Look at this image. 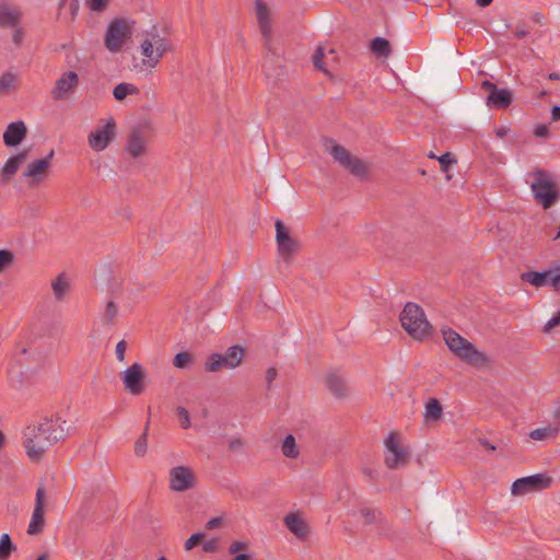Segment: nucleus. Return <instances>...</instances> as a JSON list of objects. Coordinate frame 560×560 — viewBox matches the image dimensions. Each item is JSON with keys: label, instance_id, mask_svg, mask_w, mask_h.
I'll list each match as a JSON object with an SVG mask.
<instances>
[{"label": "nucleus", "instance_id": "a211bd4d", "mask_svg": "<svg viewBox=\"0 0 560 560\" xmlns=\"http://www.w3.org/2000/svg\"><path fill=\"white\" fill-rule=\"evenodd\" d=\"M255 13L266 46H269V42H271V21L269 10L262 0H256Z\"/></svg>", "mask_w": 560, "mask_h": 560}, {"label": "nucleus", "instance_id": "5701e85b", "mask_svg": "<svg viewBox=\"0 0 560 560\" xmlns=\"http://www.w3.org/2000/svg\"><path fill=\"white\" fill-rule=\"evenodd\" d=\"M283 522L287 528L298 538H305L307 536L308 526L300 515L289 513L284 516Z\"/></svg>", "mask_w": 560, "mask_h": 560}, {"label": "nucleus", "instance_id": "c756f323", "mask_svg": "<svg viewBox=\"0 0 560 560\" xmlns=\"http://www.w3.org/2000/svg\"><path fill=\"white\" fill-rule=\"evenodd\" d=\"M52 292L57 301H62L66 293L70 289L69 282L65 279L63 273L59 275L51 283Z\"/></svg>", "mask_w": 560, "mask_h": 560}, {"label": "nucleus", "instance_id": "c9c22d12", "mask_svg": "<svg viewBox=\"0 0 560 560\" xmlns=\"http://www.w3.org/2000/svg\"><path fill=\"white\" fill-rule=\"evenodd\" d=\"M16 549L9 534H2L0 537V560H8L11 552Z\"/></svg>", "mask_w": 560, "mask_h": 560}, {"label": "nucleus", "instance_id": "603ef678", "mask_svg": "<svg viewBox=\"0 0 560 560\" xmlns=\"http://www.w3.org/2000/svg\"><path fill=\"white\" fill-rule=\"evenodd\" d=\"M244 446V442L240 438H234L229 441V447L231 451H238Z\"/></svg>", "mask_w": 560, "mask_h": 560}, {"label": "nucleus", "instance_id": "aec40b11", "mask_svg": "<svg viewBox=\"0 0 560 560\" xmlns=\"http://www.w3.org/2000/svg\"><path fill=\"white\" fill-rule=\"evenodd\" d=\"M27 129L22 120L8 125L3 132V142L7 147H18L26 137Z\"/></svg>", "mask_w": 560, "mask_h": 560}, {"label": "nucleus", "instance_id": "dca6fc26", "mask_svg": "<svg viewBox=\"0 0 560 560\" xmlns=\"http://www.w3.org/2000/svg\"><path fill=\"white\" fill-rule=\"evenodd\" d=\"M79 84V77L74 71H67L56 81L51 96L56 101L66 100Z\"/></svg>", "mask_w": 560, "mask_h": 560}, {"label": "nucleus", "instance_id": "39448f33", "mask_svg": "<svg viewBox=\"0 0 560 560\" xmlns=\"http://www.w3.org/2000/svg\"><path fill=\"white\" fill-rule=\"evenodd\" d=\"M133 31V22L116 18L107 26L104 44L110 52L121 50L126 40L130 39Z\"/></svg>", "mask_w": 560, "mask_h": 560}, {"label": "nucleus", "instance_id": "4c0bfd02", "mask_svg": "<svg viewBox=\"0 0 560 560\" xmlns=\"http://www.w3.org/2000/svg\"><path fill=\"white\" fill-rule=\"evenodd\" d=\"M148 430H149V422H147L144 432L138 438V440L135 443V454L137 456H144L147 453V446H148Z\"/></svg>", "mask_w": 560, "mask_h": 560}, {"label": "nucleus", "instance_id": "423d86ee", "mask_svg": "<svg viewBox=\"0 0 560 560\" xmlns=\"http://www.w3.org/2000/svg\"><path fill=\"white\" fill-rule=\"evenodd\" d=\"M153 31L154 32L148 34L151 38H145L141 43V54L144 57L143 65L149 68H154L160 62L164 54L170 50L167 39L161 37L155 27Z\"/></svg>", "mask_w": 560, "mask_h": 560}, {"label": "nucleus", "instance_id": "de8ad7c7", "mask_svg": "<svg viewBox=\"0 0 560 560\" xmlns=\"http://www.w3.org/2000/svg\"><path fill=\"white\" fill-rule=\"evenodd\" d=\"M219 547V541L215 538H211L203 542L202 550L205 552H215Z\"/></svg>", "mask_w": 560, "mask_h": 560}, {"label": "nucleus", "instance_id": "473e14b6", "mask_svg": "<svg viewBox=\"0 0 560 560\" xmlns=\"http://www.w3.org/2000/svg\"><path fill=\"white\" fill-rule=\"evenodd\" d=\"M230 361V369L237 368L244 358V348L237 345L231 346L224 353Z\"/></svg>", "mask_w": 560, "mask_h": 560}, {"label": "nucleus", "instance_id": "c85d7f7f", "mask_svg": "<svg viewBox=\"0 0 560 560\" xmlns=\"http://www.w3.org/2000/svg\"><path fill=\"white\" fill-rule=\"evenodd\" d=\"M559 433V425H549L546 428H538L529 432V438L536 441H544L553 439Z\"/></svg>", "mask_w": 560, "mask_h": 560}, {"label": "nucleus", "instance_id": "3c124183", "mask_svg": "<svg viewBox=\"0 0 560 560\" xmlns=\"http://www.w3.org/2000/svg\"><path fill=\"white\" fill-rule=\"evenodd\" d=\"M247 546L248 545L245 541H233L229 547V552L232 555L237 553L238 551L246 549Z\"/></svg>", "mask_w": 560, "mask_h": 560}, {"label": "nucleus", "instance_id": "680f3d73", "mask_svg": "<svg viewBox=\"0 0 560 560\" xmlns=\"http://www.w3.org/2000/svg\"><path fill=\"white\" fill-rule=\"evenodd\" d=\"M552 417L556 420V425H559L560 430V405H558L552 411Z\"/></svg>", "mask_w": 560, "mask_h": 560}, {"label": "nucleus", "instance_id": "412c9836", "mask_svg": "<svg viewBox=\"0 0 560 560\" xmlns=\"http://www.w3.org/2000/svg\"><path fill=\"white\" fill-rule=\"evenodd\" d=\"M52 156L54 150H50L45 158L32 161L23 173V176L32 178L33 183H38L40 175L48 171Z\"/></svg>", "mask_w": 560, "mask_h": 560}, {"label": "nucleus", "instance_id": "49530a36", "mask_svg": "<svg viewBox=\"0 0 560 560\" xmlns=\"http://www.w3.org/2000/svg\"><path fill=\"white\" fill-rule=\"evenodd\" d=\"M126 349H127V342L125 340H120L117 342L115 353H116V358L119 362L125 361Z\"/></svg>", "mask_w": 560, "mask_h": 560}, {"label": "nucleus", "instance_id": "6e6d98bb", "mask_svg": "<svg viewBox=\"0 0 560 560\" xmlns=\"http://www.w3.org/2000/svg\"><path fill=\"white\" fill-rule=\"evenodd\" d=\"M277 370L275 368H269L266 372V382H267V386L268 388L270 387L271 383L276 380L277 377Z\"/></svg>", "mask_w": 560, "mask_h": 560}, {"label": "nucleus", "instance_id": "bb28decb", "mask_svg": "<svg viewBox=\"0 0 560 560\" xmlns=\"http://www.w3.org/2000/svg\"><path fill=\"white\" fill-rule=\"evenodd\" d=\"M370 49L378 57L387 58L392 54L390 43L384 37H375L370 43Z\"/></svg>", "mask_w": 560, "mask_h": 560}, {"label": "nucleus", "instance_id": "8fccbe9b", "mask_svg": "<svg viewBox=\"0 0 560 560\" xmlns=\"http://www.w3.org/2000/svg\"><path fill=\"white\" fill-rule=\"evenodd\" d=\"M559 325H560V311L547 322V324L545 325L544 331L549 332L553 327L559 326Z\"/></svg>", "mask_w": 560, "mask_h": 560}, {"label": "nucleus", "instance_id": "09e8293b", "mask_svg": "<svg viewBox=\"0 0 560 560\" xmlns=\"http://www.w3.org/2000/svg\"><path fill=\"white\" fill-rule=\"evenodd\" d=\"M549 135V127L545 124H539L534 128V136L537 138H545Z\"/></svg>", "mask_w": 560, "mask_h": 560}, {"label": "nucleus", "instance_id": "bf43d9fd", "mask_svg": "<svg viewBox=\"0 0 560 560\" xmlns=\"http://www.w3.org/2000/svg\"><path fill=\"white\" fill-rule=\"evenodd\" d=\"M528 30H526L524 26H517L514 35L517 38H524L525 36L528 35Z\"/></svg>", "mask_w": 560, "mask_h": 560}, {"label": "nucleus", "instance_id": "9d476101", "mask_svg": "<svg viewBox=\"0 0 560 560\" xmlns=\"http://www.w3.org/2000/svg\"><path fill=\"white\" fill-rule=\"evenodd\" d=\"M480 88L488 92L487 105L490 108L504 109L513 102V93L511 90L500 89L489 80L482 81Z\"/></svg>", "mask_w": 560, "mask_h": 560}, {"label": "nucleus", "instance_id": "052dcab7", "mask_svg": "<svg viewBox=\"0 0 560 560\" xmlns=\"http://www.w3.org/2000/svg\"><path fill=\"white\" fill-rule=\"evenodd\" d=\"M551 119L553 121L560 120V106L556 105L551 108Z\"/></svg>", "mask_w": 560, "mask_h": 560}, {"label": "nucleus", "instance_id": "9b49d317", "mask_svg": "<svg viewBox=\"0 0 560 560\" xmlns=\"http://www.w3.org/2000/svg\"><path fill=\"white\" fill-rule=\"evenodd\" d=\"M384 443L388 452V454L385 455L384 462L389 469H395L408 463V454L399 446L396 432H390Z\"/></svg>", "mask_w": 560, "mask_h": 560}, {"label": "nucleus", "instance_id": "f3484780", "mask_svg": "<svg viewBox=\"0 0 560 560\" xmlns=\"http://www.w3.org/2000/svg\"><path fill=\"white\" fill-rule=\"evenodd\" d=\"M521 279L534 287L552 285L560 289V273L553 275L552 271H526L521 275Z\"/></svg>", "mask_w": 560, "mask_h": 560}, {"label": "nucleus", "instance_id": "a18cd8bd", "mask_svg": "<svg viewBox=\"0 0 560 560\" xmlns=\"http://www.w3.org/2000/svg\"><path fill=\"white\" fill-rule=\"evenodd\" d=\"M323 58H324V49L319 47L316 49V51L313 55V63H314V67L317 68L318 70L325 71L324 66H323Z\"/></svg>", "mask_w": 560, "mask_h": 560}, {"label": "nucleus", "instance_id": "2f4dec72", "mask_svg": "<svg viewBox=\"0 0 560 560\" xmlns=\"http://www.w3.org/2000/svg\"><path fill=\"white\" fill-rule=\"evenodd\" d=\"M18 88V77L13 72H4L0 75V94H8Z\"/></svg>", "mask_w": 560, "mask_h": 560}, {"label": "nucleus", "instance_id": "4d7b16f0", "mask_svg": "<svg viewBox=\"0 0 560 560\" xmlns=\"http://www.w3.org/2000/svg\"><path fill=\"white\" fill-rule=\"evenodd\" d=\"M222 523V518L221 517H213L211 520H209L206 524V528L207 529H214L217 527H219Z\"/></svg>", "mask_w": 560, "mask_h": 560}, {"label": "nucleus", "instance_id": "ea45409f", "mask_svg": "<svg viewBox=\"0 0 560 560\" xmlns=\"http://www.w3.org/2000/svg\"><path fill=\"white\" fill-rule=\"evenodd\" d=\"M362 517L364 518V524L370 525L377 521V517L381 515V512L375 509L364 508L360 511Z\"/></svg>", "mask_w": 560, "mask_h": 560}, {"label": "nucleus", "instance_id": "864d4df0", "mask_svg": "<svg viewBox=\"0 0 560 560\" xmlns=\"http://www.w3.org/2000/svg\"><path fill=\"white\" fill-rule=\"evenodd\" d=\"M9 377H10L11 383L14 385L22 383V372L20 370L19 371L11 370L9 372Z\"/></svg>", "mask_w": 560, "mask_h": 560}, {"label": "nucleus", "instance_id": "69168bd1", "mask_svg": "<svg viewBox=\"0 0 560 560\" xmlns=\"http://www.w3.org/2000/svg\"><path fill=\"white\" fill-rule=\"evenodd\" d=\"M21 39H22V32L20 30H18L15 32V34L13 35V42L15 44H20L21 43Z\"/></svg>", "mask_w": 560, "mask_h": 560}, {"label": "nucleus", "instance_id": "cd10ccee", "mask_svg": "<svg viewBox=\"0 0 560 560\" xmlns=\"http://www.w3.org/2000/svg\"><path fill=\"white\" fill-rule=\"evenodd\" d=\"M281 452L283 456L288 458H298L300 455V448L296 444L295 438L292 434H288L282 444H281Z\"/></svg>", "mask_w": 560, "mask_h": 560}, {"label": "nucleus", "instance_id": "20e7f679", "mask_svg": "<svg viewBox=\"0 0 560 560\" xmlns=\"http://www.w3.org/2000/svg\"><path fill=\"white\" fill-rule=\"evenodd\" d=\"M530 175L534 177L530 184L534 198L544 209H549L560 198V190L557 183L541 168H536Z\"/></svg>", "mask_w": 560, "mask_h": 560}, {"label": "nucleus", "instance_id": "0eeeda50", "mask_svg": "<svg viewBox=\"0 0 560 560\" xmlns=\"http://www.w3.org/2000/svg\"><path fill=\"white\" fill-rule=\"evenodd\" d=\"M331 148L329 153L342 167L353 176L364 178L368 175V165L357 156H353L343 145L329 140Z\"/></svg>", "mask_w": 560, "mask_h": 560}, {"label": "nucleus", "instance_id": "6ab92c4d", "mask_svg": "<svg viewBox=\"0 0 560 560\" xmlns=\"http://www.w3.org/2000/svg\"><path fill=\"white\" fill-rule=\"evenodd\" d=\"M26 158V150H22L15 155L9 158L2 166V168L0 170V182L3 184L10 183L13 176L18 173L21 164L25 162Z\"/></svg>", "mask_w": 560, "mask_h": 560}, {"label": "nucleus", "instance_id": "f03ea898", "mask_svg": "<svg viewBox=\"0 0 560 560\" xmlns=\"http://www.w3.org/2000/svg\"><path fill=\"white\" fill-rule=\"evenodd\" d=\"M441 332L450 351L459 360L471 366H482L488 363L489 360L483 352L451 327H443Z\"/></svg>", "mask_w": 560, "mask_h": 560}, {"label": "nucleus", "instance_id": "79ce46f5", "mask_svg": "<svg viewBox=\"0 0 560 560\" xmlns=\"http://www.w3.org/2000/svg\"><path fill=\"white\" fill-rule=\"evenodd\" d=\"M438 161L440 163L441 171L444 173L448 171L452 164L456 163V160L450 152L443 153L441 156L438 158Z\"/></svg>", "mask_w": 560, "mask_h": 560}, {"label": "nucleus", "instance_id": "6e6552de", "mask_svg": "<svg viewBox=\"0 0 560 560\" xmlns=\"http://www.w3.org/2000/svg\"><path fill=\"white\" fill-rule=\"evenodd\" d=\"M552 478L546 474H535L516 479L511 487L513 495H524L529 492L546 490L551 487Z\"/></svg>", "mask_w": 560, "mask_h": 560}, {"label": "nucleus", "instance_id": "a19ab883", "mask_svg": "<svg viewBox=\"0 0 560 560\" xmlns=\"http://www.w3.org/2000/svg\"><path fill=\"white\" fill-rule=\"evenodd\" d=\"M86 7L96 13L104 12L109 3V0H85Z\"/></svg>", "mask_w": 560, "mask_h": 560}, {"label": "nucleus", "instance_id": "0e129e2a", "mask_svg": "<svg viewBox=\"0 0 560 560\" xmlns=\"http://www.w3.org/2000/svg\"><path fill=\"white\" fill-rule=\"evenodd\" d=\"M232 560H250V557L247 553H238Z\"/></svg>", "mask_w": 560, "mask_h": 560}, {"label": "nucleus", "instance_id": "5fc2aeb1", "mask_svg": "<svg viewBox=\"0 0 560 560\" xmlns=\"http://www.w3.org/2000/svg\"><path fill=\"white\" fill-rule=\"evenodd\" d=\"M80 2L79 0H71L69 3V11L72 20H74L79 13Z\"/></svg>", "mask_w": 560, "mask_h": 560}, {"label": "nucleus", "instance_id": "37998d69", "mask_svg": "<svg viewBox=\"0 0 560 560\" xmlns=\"http://www.w3.org/2000/svg\"><path fill=\"white\" fill-rule=\"evenodd\" d=\"M176 413L179 418V422L183 429H188L190 427V417L189 412L184 407H177Z\"/></svg>", "mask_w": 560, "mask_h": 560}, {"label": "nucleus", "instance_id": "4468645a", "mask_svg": "<svg viewBox=\"0 0 560 560\" xmlns=\"http://www.w3.org/2000/svg\"><path fill=\"white\" fill-rule=\"evenodd\" d=\"M195 476L190 468L177 466L170 471V488L173 491L184 492L194 488Z\"/></svg>", "mask_w": 560, "mask_h": 560}, {"label": "nucleus", "instance_id": "393cba45", "mask_svg": "<svg viewBox=\"0 0 560 560\" xmlns=\"http://www.w3.org/2000/svg\"><path fill=\"white\" fill-rule=\"evenodd\" d=\"M326 385L329 392L337 398H343L348 394L347 384L338 372H330L327 375Z\"/></svg>", "mask_w": 560, "mask_h": 560}, {"label": "nucleus", "instance_id": "ddd939ff", "mask_svg": "<svg viewBox=\"0 0 560 560\" xmlns=\"http://www.w3.org/2000/svg\"><path fill=\"white\" fill-rule=\"evenodd\" d=\"M276 226V242L279 255L288 260L298 248V242L290 235V231L281 220H277Z\"/></svg>", "mask_w": 560, "mask_h": 560}, {"label": "nucleus", "instance_id": "72a5a7b5", "mask_svg": "<svg viewBox=\"0 0 560 560\" xmlns=\"http://www.w3.org/2000/svg\"><path fill=\"white\" fill-rule=\"evenodd\" d=\"M442 405L440 401L435 398L429 399V401L425 404V412L424 417L427 420H439L442 417Z\"/></svg>", "mask_w": 560, "mask_h": 560}, {"label": "nucleus", "instance_id": "1a4fd4ad", "mask_svg": "<svg viewBox=\"0 0 560 560\" xmlns=\"http://www.w3.org/2000/svg\"><path fill=\"white\" fill-rule=\"evenodd\" d=\"M145 378V369L137 362L127 368L121 375L125 389L133 396H139L144 392Z\"/></svg>", "mask_w": 560, "mask_h": 560}, {"label": "nucleus", "instance_id": "e433bc0d", "mask_svg": "<svg viewBox=\"0 0 560 560\" xmlns=\"http://www.w3.org/2000/svg\"><path fill=\"white\" fill-rule=\"evenodd\" d=\"M15 262V255L10 249H0V273L11 268Z\"/></svg>", "mask_w": 560, "mask_h": 560}, {"label": "nucleus", "instance_id": "13d9d810", "mask_svg": "<svg viewBox=\"0 0 560 560\" xmlns=\"http://www.w3.org/2000/svg\"><path fill=\"white\" fill-rule=\"evenodd\" d=\"M363 474L371 480V481H376L377 480V472L374 471L373 469L371 468H364L363 469Z\"/></svg>", "mask_w": 560, "mask_h": 560}, {"label": "nucleus", "instance_id": "2eb2a0df", "mask_svg": "<svg viewBox=\"0 0 560 560\" xmlns=\"http://www.w3.org/2000/svg\"><path fill=\"white\" fill-rule=\"evenodd\" d=\"M44 500L45 489L39 487L36 491L35 506L27 528L28 535H37L43 532L45 525Z\"/></svg>", "mask_w": 560, "mask_h": 560}, {"label": "nucleus", "instance_id": "7c9ffc66", "mask_svg": "<svg viewBox=\"0 0 560 560\" xmlns=\"http://www.w3.org/2000/svg\"><path fill=\"white\" fill-rule=\"evenodd\" d=\"M139 93V89L131 83L122 82L114 88L113 95L117 101L125 100L128 95H135Z\"/></svg>", "mask_w": 560, "mask_h": 560}, {"label": "nucleus", "instance_id": "c03bdc74", "mask_svg": "<svg viewBox=\"0 0 560 560\" xmlns=\"http://www.w3.org/2000/svg\"><path fill=\"white\" fill-rule=\"evenodd\" d=\"M205 537V534L201 533V532H198V533H195L192 534L186 541H185V549L186 550H191L192 548H195L197 545H199L201 542V540L203 539Z\"/></svg>", "mask_w": 560, "mask_h": 560}, {"label": "nucleus", "instance_id": "f257e3e1", "mask_svg": "<svg viewBox=\"0 0 560 560\" xmlns=\"http://www.w3.org/2000/svg\"><path fill=\"white\" fill-rule=\"evenodd\" d=\"M66 423L60 417L43 418L24 429L23 446L30 460L39 462L54 444L66 438Z\"/></svg>", "mask_w": 560, "mask_h": 560}, {"label": "nucleus", "instance_id": "4be33fe9", "mask_svg": "<svg viewBox=\"0 0 560 560\" xmlns=\"http://www.w3.org/2000/svg\"><path fill=\"white\" fill-rule=\"evenodd\" d=\"M21 22V12L14 5L0 0V27L13 28Z\"/></svg>", "mask_w": 560, "mask_h": 560}, {"label": "nucleus", "instance_id": "338daca9", "mask_svg": "<svg viewBox=\"0 0 560 560\" xmlns=\"http://www.w3.org/2000/svg\"><path fill=\"white\" fill-rule=\"evenodd\" d=\"M544 16L540 13H534L533 14V21L536 23L542 24Z\"/></svg>", "mask_w": 560, "mask_h": 560}, {"label": "nucleus", "instance_id": "b1692460", "mask_svg": "<svg viewBox=\"0 0 560 560\" xmlns=\"http://www.w3.org/2000/svg\"><path fill=\"white\" fill-rule=\"evenodd\" d=\"M126 150L132 158H139L144 153L145 140L140 130L133 129L128 135Z\"/></svg>", "mask_w": 560, "mask_h": 560}, {"label": "nucleus", "instance_id": "a878e982", "mask_svg": "<svg viewBox=\"0 0 560 560\" xmlns=\"http://www.w3.org/2000/svg\"><path fill=\"white\" fill-rule=\"evenodd\" d=\"M223 368L230 369V361L225 354L212 353L205 362V370L210 373L218 372Z\"/></svg>", "mask_w": 560, "mask_h": 560}, {"label": "nucleus", "instance_id": "774afa93", "mask_svg": "<svg viewBox=\"0 0 560 560\" xmlns=\"http://www.w3.org/2000/svg\"><path fill=\"white\" fill-rule=\"evenodd\" d=\"M4 446H5V435H4V433L0 430V450H2Z\"/></svg>", "mask_w": 560, "mask_h": 560}, {"label": "nucleus", "instance_id": "f8f14e48", "mask_svg": "<svg viewBox=\"0 0 560 560\" xmlns=\"http://www.w3.org/2000/svg\"><path fill=\"white\" fill-rule=\"evenodd\" d=\"M116 136V122L109 118L106 124L91 132L89 136V144L95 151H103L114 140Z\"/></svg>", "mask_w": 560, "mask_h": 560}, {"label": "nucleus", "instance_id": "f704fd0d", "mask_svg": "<svg viewBox=\"0 0 560 560\" xmlns=\"http://www.w3.org/2000/svg\"><path fill=\"white\" fill-rule=\"evenodd\" d=\"M118 316V306L115 302L108 301L106 303L104 313L102 315V323L106 326H112L116 323Z\"/></svg>", "mask_w": 560, "mask_h": 560}, {"label": "nucleus", "instance_id": "e2e57ef3", "mask_svg": "<svg viewBox=\"0 0 560 560\" xmlns=\"http://www.w3.org/2000/svg\"><path fill=\"white\" fill-rule=\"evenodd\" d=\"M493 0H476V4L486 8L492 3Z\"/></svg>", "mask_w": 560, "mask_h": 560}, {"label": "nucleus", "instance_id": "58836bf2", "mask_svg": "<svg viewBox=\"0 0 560 560\" xmlns=\"http://www.w3.org/2000/svg\"><path fill=\"white\" fill-rule=\"evenodd\" d=\"M194 361V357L188 351L178 352L174 359L173 364L176 369H186Z\"/></svg>", "mask_w": 560, "mask_h": 560}, {"label": "nucleus", "instance_id": "7ed1b4c3", "mask_svg": "<svg viewBox=\"0 0 560 560\" xmlns=\"http://www.w3.org/2000/svg\"><path fill=\"white\" fill-rule=\"evenodd\" d=\"M401 326L415 340L422 341L432 334V326L428 322L423 308L413 302H408L400 313Z\"/></svg>", "mask_w": 560, "mask_h": 560}]
</instances>
